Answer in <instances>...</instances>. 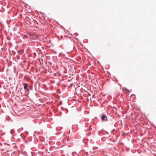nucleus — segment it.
<instances>
[{
	"instance_id": "nucleus-2",
	"label": "nucleus",
	"mask_w": 156,
	"mask_h": 156,
	"mask_svg": "<svg viewBox=\"0 0 156 156\" xmlns=\"http://www.w3.org/2000/svg\"><path fill=\"white\" fill-rule=\"evenodd\" d=\"M102 120L103 121H107V116L105 115H103L102 116Z\"/></svg>"
},
{
	"instance_id": "nucleus-1",
	"label": "nucleus",
	"mask_w": 156,
	"mask_h": 156,
	"mask_svg": "<svg viewBox=\"0 0 156 156\" xmlns=\"http://www.w3.org/2000/svg\"><path fill=\"white\" fill-rule=\"evenodd\" d=\"M28 84L27 83H25L24 86V89L26 90V91H28L29 90V89L27 88L28 87Z\"/></svg>"
},
{
	"instance_id": "nucleus-3",
	"label": "nucleus",
	"mask_w": 156,
	"mask_h": 156,
	"mask_svg": "<svg viewBox=\"0 0 156 156\" xmlns=\"http://www.w3.org/2000/svg\"><path fill=\"white\" fill-rule=\"evenodd\" d=\"M68 138H67V139L68 140Z\"/></svg>"
}]
</instances>
